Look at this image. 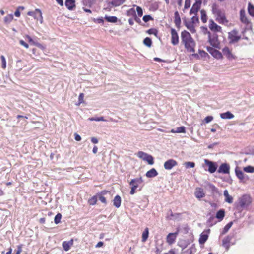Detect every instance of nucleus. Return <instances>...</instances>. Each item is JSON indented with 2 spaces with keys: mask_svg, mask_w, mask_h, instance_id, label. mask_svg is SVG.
I'll list each match as a JSON object with an SVG mask.
<instances>
[{
  "mask_svg": "<svg viewBox=\"0 0 254 254\" xmlns=\"http://www.w3.org/2000/svg\"><path fill=\"white\" fill-rule=\"evenodd\" d=\"M252 202V198L249 195L245 194L239 197L237 201L235 203L236 208L242 211L246 209Z\"/></svg>",
  "mask_w": 254,
  "mask_h": 254,
  "instance_id": "1",
  "label": "nucleus"
},
{
  "mask_svg": "<svg viewBox=\"0 0 254 254\" xmlns=\"http://www.w3.org/2000/svg\"><path fill=\"white\" fill-rule=\"evenodd\" d=\"M235 173L240 182L246 183L249 180L248 176L245 175L238 167L235 168Z\"/></svg>",
  "mask_w": 254,
  "mask_h": 254,
  "instance_id": "2",
  "label": "nucleus"
},
{
  "mask_svg": "<svg viewBox=\"0 0 254 254\" xmlns=\"http://www.w3.org/2000/svg\"><path fill=\"white\" fill-rule=\"evenodd\" d=\"M240 36L238 35V32L234 30L228 33V39L230 43H234L238 41Z\"/></svg>",
  "mask_w": 254,
  "mask_h": 254,
  "instance_id": "3",
  "label": "nucleus"
},
{
  "mask_svg": "<svg viewBox=\"0 0 254 254\" xmlns=\"http://www.w3.org/2000/svg\"><path fill=\"white\" fill-rule=\"evenodd\" d=\"M201 3L202 0H196L195 3L193 4L191 8L190 11V14L192 15L194 14L196 15L198 11L200 8Z\"/></svg>",
  "mask_w": 254,
  "mask_h": 254,
  "instance_id": "4",
  "label": "nucleus"
},
{
  "mask_svg": "<svg viewBox=\"0 0 254 254\" xmlns=\"http://www.w3.org/2000/svg\"><path fill=\"white\" fill-rule=\"evenodd\" d=\"M205 165L208 167V171L210 173H213L215 172L217 169V166L216 164L208 159H204Z\"/></svg>",
  "mask_w": 254,
  "mask_h": 254,
  "instance_id": "5",
  "label": "nucleus"
},
{
  "mask_svg": "<svg viewBox=\"0 0 254 254\" xmlns=\"http://www.w3.org/2000/svg\"><path fill=\"white\" fill-rule=\"evenodd\" d=\"M209 233L210 229H207L201 233L199 238V243L200 245H204V244L206 242L208 238Z\"/></svg>",
  "mask_w": 254,
  "mask_h": 254,
  "instance_id": "6",
  "label": "nucleus"
},
{
  "mask_svg": "<svg viewBox=\"0 0 254 254\" xmlns=\"http://www.w3.org/2000/svg\"><path fill=\"white\" fill-rule=\"evenodd\" d=\"M181 37L182 42L183 43V44H186V43L189 42L190 40L193 39L191 37L190 33L186 30H184L182 32Z\"/></svg>",
  "mask_w": 254,
  "mask_h": 254,
  "instance_id": "7",
  "label": "nucleus"
},
{
  "mask_svg": "<svg viewBox=\"0 0 254 254\" xmlns=\"http://www.w3.org/2000/svg\"><path fill=\"white\" fill-rule=\"evenodd\" d=\"M184 45L187 51L189 52H195V42L193 39Z\"/></svg>",
  "mask_w": 254,
  "mask_h": 254,
  "instance_id": "8",
  "label": "nucleus"
},
{
  "mask_svg": "<svg viewBox=\"0 0 254 254\" xmlns=\"http://www.w3.org/2000/svg\"><path fill=\"white\" fill-rule=\"evenodd\" d=\"M208 39L209 42L213 47L220 48V42L218 41V36L216 34H213L212 37L211 35L208 38Z\"/></svg>",
  "mask_w": 254,
  "mask_h": 254,
  "instance_id": "9",
  "label": "nucleus"
},
{
  "mask_svg": "<svg viewBox=\"0 0 254 254\" xmlns=\"http://www.w3.org/2000/svg\"><path fill=\"white\" fill-rule=\"evenodd\" d=\"M177 165V162L174 159H170L164 163V167L166 170H171Z\"/></svg>",
  "mask_w": 254,
  "mask_h": 254,
  "instance_id": "10",
  "label": "nucleus"
},
{
  "mask_svg": "<svg viewBox=\"0 0 254 254\" xmlns=\"http://www.w3.org/2000/svg\"><path fill=\"white\" fill-rule=\"evenodd\" d=\"M171 43L173 45H176L179 43V36L175 29L172 28L171 29Z\"/></svg>",
  "mask_w": 254,
  "mask_h": 254,
  "instance_id": "11",
  "label": "nucleus"
},
{
  "mask_svg": "<svg viewBox=\"0 0 254 254\" xmlns=\"http://www.w3.org/2000/svg\"><path fill=\"white\" fill-rule=\"evenodd\" d=\"M207 51L215 58L221 59L222 58V54L217 49L212 47H207Z\"/></svg>",
  "mask_w": 254,
  "mask_h": 254,
  "instance_id": "12",
  "label": "nucleus"
},
{
  "mask_svg": "<svg viewBox=\"0 0 254 254\" xmlns=\"http://www.w3.org/2000/svg\"><path fill=\"white\" fill-rule=\"evenodd\" d=\"M143 180L141 177L136 178L132 179L129 182V185L131 186V187L137 189L139 185L141 184Z\"/></svg>",
  "mask_w": 254,
  "mask_h": 254,
  "instance_id": "13",
  "label": "nucleus"
},
{
  "mask_svg": "<svg viewBox=\"0 0 254 254\" xmlns=\"http://www.w3.org/2000/svg\"><path fill=\"white\" fill-rule=\"evenodd\" d=\"M223 55H225L229 60H232L236 59V56L228 47L223 48Z\"/></svg>",
  "mask_w": 254,
  "mask_h": 254,
  "instance_id": "14",
  "label": "nucleus"
},
{
  "mask_svg": "<svg viewBox=\"0 0 254 254\" xmlns=\"http://www.w3.org/2000/svg\"><path fill=\"white\" fill-rule=\"evenodd\" d=\"M209 24V28L213 32L220 31L221 27L215 23L213 20H210Z\"/></svg>",
  "mask_w": 254,
  "mask_h": 254,
  "instance_id": "15",
  "label": "nucleus"
},
{
  "mask_svg": "<svg viewBox=\"0 0 254 254\" xmlns=\"http://www.w3.org/2000/svg\"><path fill=\"white\" fill-rule=\"evenodd\" d=\"M177 233H170L166 238V241L169 244H172L175 241Z\"/></svg>",
  "mask_w": 254,
  "mask_h": 254,
  "instance_id": "16",
  "label": "nucleus"
},
{
  "mask_svg": "<svg viewBox=\"0 0 254 254\" xmlns=\"http://www.w3.org/2000/svg\"><path fill=\"white\" fill-rule=\"evenodd\" d=\"M195 196L200 199L205 196V193L203 190L201 188H197L194 192Z\"/></svg>",
  "mask_w": 254,
  "mask_h": 254,
  "instance_id": "17",
  "label": "nucleus"
},
{
  "mask_svg": "<svg viewBox=\"0 0 254 254\" xmlns=\"http://www.w3.org/2000/svg\"><path fill=\"white\" fill-rule=\"evenodd\" d=\"M65 5L69 10H73L75 7V1L74 0H66Z\"/></svg>",
  "mask_w": 254,
  "mask_h": 254,
  "instance_id": "18",
  "label": "nucleus"
},
{
  "mask_svg": "<svg viewBox=\"0 0 254 254\" xmlns=\"http://www.w3.org/2000/svg\"><path fill=\"white\" fill-rule=\"evenodd\" d=\"M223 195L225 197V201L231 204L233 202V197L229 194L227 190H225L223 192Z\"/></svg>",
  "mask_w": 254,
  "mask_h": 254,
  "instance_id": "19",
  "label": "nucleus"
},
{
  "mask_svg": "<svg viewBox=\"0 0 254 254\" xmlns=\"http://www.w3.org/2000/svg\"><path fill=\"white\" fill-rule=\"evenodd\" d=\"M174 23L177 28H180L181 23V18L178 11H176L174 13Z\"/></svg>",
  "mask_w": 254,
  "mask_h": 254,
  "instance_id": "20",
  "label": "nucleus"
},
{
  "mask_svg": "<svg viewBox=\"0 0 254 254\" xmlns=\"http://www.w3.org/2000/svg\"><path fill=\"white\" fill-rule=\"evenodd\" d=\"M158 172L155 168H152L146 173V176L148 178H153L158 175Z\"/></svg>",
  "mask_w": 254,
  "mask_h": 254,
  "instance_id": "21",
  "label": "nucleus"
},
{
  "mask_svg": "<svg viewBox=\"0 0 254 254\" xmlns=\"http://www.w3.org/2000/svg\"><path fill=\"white\" fill-rule=\"evenodd\" d=\"M240 20L244 24H248L249 21L246 16L245 11L244 10H241L240 12Z\"/></svg>",
  "mask_w": 254,
  "mask_h": 254,
  "instance_id": "22",
  "label": "nucleus"
},
{
  "mask_svg": "<svg viewBox=\"0 0 254 254\" xmlns=\"http://www.w3.org/2000/svg\"><path fill=\"white\" fill-rule=\"evenodd\" d=\"M33 17L37 20H39L41 23H42L43 17L42 16V12L40 9H36L35 10V16H34Z\"/></svg>",
  "mask_w": 254,
  "mask_h": 254,
  "instance_id": "23",
  "label": "nucleus"
},
{
  "mask_svg": "<svg viewBox=\"0 0 254 254\" xmlns=\"http://www.w3.org/2000/svg\"><path fill=\"white\" fill-rule=\"evenodd\" d=\"M121 198L119 195H116L113 200V205L117 208H119L121 206Z\"/></svg>",
  "mask_w": 254,
  "mask_h": 254,
  "instance_id": "24",
  "label": "nucleus"
},
{
  "mask_svg": "<svg viewBox=\"0 0 254 254\" xmlns=\"http://www.w3.org/2000/svg\"><path fill=\"white\" fill-rule=\"evenodd\" d=\"M185 26L191 33H195L196 32L195 27L193 25V24L191 23V22H186Z\"/></svg>",
  "mask_w": 254,
  "mask_h": 254,
  "instance_id": "25",
  "label": "nucleus"
},
{
  "mask_svg": "<svg viewBox=\"0 0 254 254\" xmlns=\"http://www.w3.org/2000/svg\"><path fill=\"white\" fill-rule=\"evenodd\" d=\"M126 0H112L110 2L113 6L117 7L122 5Z\"/></svg>",
  "mask_w": 254,
  "mask_h": 254,
  "instance_id": "26",
  "label": "nucleus"
},
{
  "mask_svg": "<svg viewBox=\"0 0 254 254\" xmlns=\"http://www.w3.org/2000/svg\"><path fill=\"white\" fill-rule=\"evenodd\" d=\"M149 230L147 228H145L142 235V241L144 242L148 239Z\"/></svg>",
  "mask_w": 254,
  "mask_h": 254,
  "instance_id": "27",
  "label": "nucleus"
},
{
  "mask_svg": "<svg viewBox=\"0 0 254 254\" xmlns=\"http://www.w3.org/2000/svg\"><path fill=\"white\" fill-rule=\"evenodd\" d=\"M201 19L203 23H206L207 20V15L206 12L204 10L202 9L200 11Z\"/></svg>",
  "mask_w": 254,
  "mask_h": 254,
  "instance_id": "28",
  "label": "nucleus"
},
{
  "mask_svg": "<svg viewBox=\"0 0 254 254\" xmlns=\"http://www.w3.org/2000/svg\"><path fill=\"white\" fill-rule=\"evenodd\" d=\"M105 18L106 20L109 22L115 23L117 21V18L116 16H106Z\"/></svg>",
  "mask_w": 254,
  "mask_h": 254,
  "instance_id": "29",
  "label": "nucleus"
},
{
  "mask_svg": "<svg viewBox=\"0 0 254 254\" xmlns=\"http://www.w3.org/2000/svg\"><path fill=\"white\" fill-rule=\"evenodd\" d=\"M234 117V115L230 112L228 111L225 113H223V119H231L233 118Z\"/></svg>",
  "mask_w": 254,
  "mask_h": 254,
  "instance_id": "30",
  "label": "nucleus"
},
{
  "mask_svg": "<svg viewBox=\"0 0 254 254\" xmlns=\"http://www.w3.org/2000/svg\"><path fill=\"white\" fill-rule=\"evenodd\" d=\"M152 40L149 37L145 38L143 40V44L148 47H150L152 45Z\"/></svg>",
  "mask_w": 254,
  "mask_h": 254,
  "instance_id": "31",
  "label": "nucleus"
},
{
  "mask_svg": "<svg viewBox=\"0 0 254 254\" xmlns=\"http://www.w3.org/2000/svg\"><path fill=\"white\" fill-rule=\"evenodd\" d=\"M144 161L148 162V163L150 165H152L154 163L153 157L150 155L148 154Z\"/></svg>",
  "mask_w": 254,
  "mask_h": 254,
  "instance_id": "32",
  "label": "nucleus"
},
{
  "mask_svg": "<svg viewBox=\"0 0 254 254\" xmlns=\"http://www.w3.org/2000/svg\"><path fill=\"white\" fill-rule=\"evenodd\" d=\"M13 19V15L12 14H9L5 16L4 18L5 23H9Z\"/></svg>",
  "mask_w": 254,
  "mask_h": 254,
  "instance_id": "33",
  "label": "nucleus"
},
{
  "mask_svg": "<svg viewBox=\"0 0 254 254\" xmlns=\"http://www.w3.org/2000/svg\"><path fill=\"white\" fill-rule=\"evenodd\" d=\"M248 10L249 14L254 16V7L251 3L249 4Z\"/></svg>",
  "mask_w": 254,
  "mask_h": 254,
  "instance_id": "34",
  "label": "nucleus"
},
{
  "mask_svg": "<svg viewBox=\"0 0 254 254\" xmlns=\"http://www.w3.org/2000/svg\"><path fill=\"white\" fill-rule=\"evenodd\" d=\"M243 170L247 173H254V167L252 166H248L244 168Z\"/></svg>",
  "mask_w": 254,
  "mask_h": 254,
  "instance_id": "35",
  "label": "nucleus"
},
{
  "mask_svg": "<svg viewBox=\"0 0 254 254\" xmlns=\"http://www.w3.org/2000/svg\"><path fill=\"white\" fill-rule=\"evenodd\" d=\"M127 15L129 16H132L134 17L136 15V11L134 8H130L127 11Z\"/></svg>",
  "mask_w": 254,
  "mask_h": 254,
  "instance_id": "36",
  "label": "nucleus"
},
{
  "mask_svg": "<svg viewBox=\"0 0 254 254\" xmlns=\"http://www.w3.org/2000/svg\"><path fill=\"white\" fill-rule=\"evenodd\" d=\"M97 201V198L96 196H94L88 200V203L90 205H95Z\"/></svg>",
  "mask_w": 254,
  "mask_h": 254,
  "instance_id": "37",
  "label": "nucleus"
},
{
  "mask_svg": "<svg viewBox=\"0 0 254 254\" xmlns=\"http://www.w3.org/2000/svg\"><path fill=\"white\" fill-rule=\"evenodd\" d=\"M148 154L142 151H139L137 153V156L140 158L142 159L143 160L145 159Z\"/></svg>",
  "mask_w": 254,
  "mask_h": 254,
  "instance_id": "38",
  "label": "nucleus"
},
{
  "mask_svg": "<svg viewBox=\"0 0 254 254\" xmlns=\"http://www.w3.org/2000/svg\"><path fill=\"white\" fill-rule=\"evenodd\" d=\"M62 218V215L60 213H58L55 217L54 218V222L55 224H57L60 222L61 219Z\"/></svg>",
  "mask_w": 254,
  "mask_h": 254,
  "instance_id": "39",
  "label": "nucleus"
},
{
  "mask_svg": "<svg viewBox=\"0 0 254 254\" xmlns=\"http://www.w3.org/2000/svg\"><path fill=\"white\" fill-rule=\"evenodd\" d=\"M201 30L202 32L204 34H208V38L211 36V33L208 31L207 27H204V26H202V27H201Z\"/></svg>",
  "mask_w": 254,
  "mask_h": 254,
  "instance_id": "40",
  "label": "nucleus"
},
{
  "mask_svg": "<svg viewBox=\"0 0 254 254\" xmlns=\"http://www.w3.org/2000/svg\"><path fill=\"white\" fill-rule=\"evenodd\" d=\"M176 132L177 133H185L186 128L184 126L178 127L176 129Z\"/></svg>",
  "mask_w": 254,
  "mask_h": 254,
  "instance_id": "41",
  "label": "nucleus"
},
{
  "mask_svg": "<svg viewBox=\"0 0 254 254\" xmlns=\"http://www.w3.org/2000/svg\"><path fill=\"white\" fill-rule=\"evenodd\" d=\"M230 170V166L227 163H223V173H229Z\"/></svg>",
  "mask_w": 254,
  "mask_h": 254,
  "instance_id": "42",
  "label": "nucleus"
},
{
  "mask_svg": "<svg viewBox=\"0 0 254 254\" xmlns=\"http://www.w3.org/2000/svg\"><path fill=\"white\" fill-rule=\"evenodd\" d=\"M0 58H1V62H2V65H1L2 68L3 69H5L6 67V59L3 55H1L0 56Z\"/></svg>",
  "mask_w": 254,
  "mask_h": 254,
  "instance_id": "43",
  "label": "nucleus"
},
{
  "mask_svg": "<svg viewBox=\"0 0 254 254\" xmlns=\"http://www.w3.org/2000/svg\"><path fill=\"white\" fill-rule=\"evenodd\" d=\"M184 165L186 168H193L195 166V163L193 162H186L184 163Z\"/></svg>",
  "mask_w": 254,
  "mask_h": 254,
  "instance_id": "44",
  "label": "nucleus"
},
{
  "mask_svg": "<svg viewBox=\"0 0 254 254\" xmlns=\"http://www.w3.org/2000/svg\"><path fill=\"white\" fill-rule=\"evenodd\" d=\"M133 6L134 7H135V6L136 7V11L137 12V14H138L139 16L141 17L143 15V10H142V9L140 7H139L138 6H136V5H134Z\"/></svg>",
  "mask_w": 254,
  "mask_h": 254,
  "instance_id": "45",
  "label": "nucleus"
},
{
  "mask_svg": "<svg viewBox=\"0 0 254 254\" xmlns=\"http://www.w3.org/2000/svg\"><path fill=\"white\" fill-rule=\"evenodd\" d=\"M62 246L64 249V250L65 251H68L69 249H70V247L69 246V244H68V243L67 242V241H64L63 242V244H62Z\"/></svg>",
  "mask_w": 254,
  "mask_h": 254,
  "instance_id": "46",
  "label": "nucleus"
},
{
  "mask_svg": "<svg viewBox=\"0 0 254 254\" xmlns=\"http://www.w3.org/2000/svg\"><path fill=\"white\" fill-rule=\"evenodd\" d=\"M147 32L149 34H154L155 35V36L157 35V33H158V31L156 29H154V28H151L149 30H148L147 31Z\"/></svg>",
  "mask_w": 254,
  "mask_h": 254,
  "instance_id": "47",
  "label": "nucleus"
},
{
  "mask_svg": "<svg viewBox=\"0 0 254 254\" xmlns=\"http://www.w3.org/2000/svg\"><path fill=\"white\" fill-rule=\"evenodd\" d=\"M212 12L214 14H217L219 17L221 16L220 12L219 11L215 5H214L212 7Z\"/></svg>",
  "mask_w": 254,
  "mask_h": 254,
  "instance_id": "48",
  "label": "nucleus"
},
{
  "mask_svg": "<svg viewBox=\"0 0 254 254\" xmlns=\"http://www.w3.org/2000/svg\"><path fill=\"white\" fill-rule=\"evenodd\" d=\"M232 224L233 222H230L227 225H226L224 228L223 229V233L224 232H227L229 230V229L231 227Z\"/></svg>",
  "mask_w": 254,
  "mask_h": 254,
  "instance_id": "49",
  "label": "nucleus"
},
{
  "mask_svg": "<svg viewBox=\"0 0 254 254\" xmlns=\"http://www.w3.org/2000/svg\"><path fill=\"white\" fill-rule=\"evenodd\" d=\"M151 20H153V18L149 15H146L143 17V20L145 22H147Z\"/></svg>",
  "mask_w": 254,
  "mask_h": 254,
  "instance_id": "50",
  "label": "nucleus"
},
{
  "mask_svg": "<svg viewBox=\"0 0 254 254\" xmlns=\"http://www.w3.org/2000/svg\"><path fill=\"white\" fill-rule=\"evenodd\" d=\"M198 22H199V18L196 15L193 16L191 18V23L194 24V23H198Z\"/></svg>",
  "mask_w": 254,
  "mask_h": 254,
  "instance_id": "51",
  "label": "nucleus"
},
{
  "mask_svg": "<svg viewBox=\"0 0 254 254\" xmlns=\"http://www.w3.org/2000/svg\"><path fill=\"white\" fill-rule=\"evenodd\" d=\"M216 217L218 219H222V209H220L216 214Z\"/></svg>",
  "mask_w": 254,
  "mask_h": 254,
  "instance_id": "52",
  "label": "nucleus"
},
{
  "mask_svg": "<svg viewBox=\"0 0 254 254\" xmlns=\"http://www.w3.org/2000/svg\"><path fill=\"white\" fill-rule=\"evenodd\" d=\"M190 6V0H185L184 8L185 9H188Z\"/></svg>",
  "mask_w": 254,
  "mask_h": 254,
  "instance_id": "53",
  "label": "nucleus"
},
{
  "mask_svg": "<svg viewBox=\"0 0 254 254\" xmlns=\"http://www.w3.org/2000/svg\"><path fill=\"white\" fill-rule=\"evenodd\" d=\"M213 120V117L211 116H208L204 119L205 123H208Z\"/></svg>",
  "mask_w": 254,
  "mask_h": 254,
  "instance_id": "54",
  "label": "nucleus"
},
{
  "mask_svg": "<svg viewBox=\"0 0 254 254\" xmlns=\"http://www.w3.org/2000/svg\"><path fill=\"white\" fill-rule=\"evenodd\" d=\"M99 199L102 203L106 204V203H107L106 199V198L104 196H103L102 195H100L99 196Z\"/></svg>",
  "mask_w": 254,
  "mask_h": 254,
  "instance_id": "55",
  "label": "nucleus"
},
{
  "mask_svg": "<svg viewBox=\"0 0 254 254\" xmlns=\"http://www.w3.org/2000/svg\"><path fill=\"white\" fill-rule=\"evenodd\" d=\"M19 43L21 45L23 46L26 48H28L29 47L28 44L25 42L23 40H20Z\"/></svg>",
  "mask_w": 254,
  "mask_h": 254,
  "instance_id": "56",
  "label": "nucleus"
},
{
  "mask_svg": "<svg viewBox=\"0 0 254 254\" xmlns=\"http://www.w3.org/2000/svg\"><path fill=\"white\" fill-rule=\"evenodd\" d=\"M208 187L209 189H210L213 192H216L217 191V189L212 184H209Z\"/></svg>",
  "mask_w": 254,
  "mask_h": 254,
  "instance_id": "57",
  "label": "nucleus"
},
{
  "mask_svg": "<svg viewBox=\"0 0 254 254\" xmlns=\"http://www.w3.org/2000/svg\"><path fill=\"white\" fill-rule=\"evenodd\" d=\"M83 97H84V94L80 93L78 97V100H79V102L80 103H81L83 102Z\"/></svg>",
  "mask_w": 254,
  "mask_h": 254,
  "instance_id": "58",
  "label": "nucleus"
},
{
  "mask_svg": "<svg viewBox=\"0 0 254 254\" xmlns=\"http://www.w3.org/2000/svg\"><path fill=\"white\" fill-rule=\"evenodd\" d=\"M94 21L99 24H103L104 23V20L102 18H97L94 20Z\"/></svg>",
  "mask_w": 254,
  "mask_h": 254,
  "instance_id": "59",
  "label": "nucleus"
},
{
  "mask_svg": "<svg viewBox=\"0 0 254 254\" xmlns=\"http://www.w3.org/2000/svg\"><path fill=\"white\" fill-rule=\"evenodd\" d=\"M75 139L77 141H79L81 140V137L78 134L75 133Z\"/></svg>",
  "mask_w": 254,
  "mask_h": 254,
  "instance_id": "60",
  "label": "nucleus"
},
{
  "mask_svg": "<svg viewBox=\"0 0 254 254\" xmlns=\"http://www.w3.org/2000/svg\"><path fill=\"white\" fill-rule=\"evenodd\" d=\"M91 140L94 144H97L98 143V139L96 137H92Z\"/></svg>",
  "mask_w": 254,
  "mask_h": 254,
  "instance_id": "61",
  "label": "nucleus"
},
{
  "mask_svg": "<svg viewBox=\"0 0 254 254\" xmlns=\"http://www.w3.org/2000/svg\"><path fill=\"white\" fill-rule=\"evenodd\" d=\"M223 248H225L226 250H228L229 247L230 245L227 243V242H223Z\"/></svg>",
  "mask_w": 254,
  "mask_h": 254,
  "instance_id": "62",
  "label": "nucleus"
},
{
  "mask_svg": "<svg viewBox=\"0 0 254 254\" xmlns=\"http://www.w3.org/2000/svg\"><path fill=\"white\" fill-rule=\"evenodd\" d=\"M96 121H106L103 117H96Z\"/></svg>",
  "mask_w": 254,
  "mask_h": 254,
  "instance_id": "63",
  "label": "nucleus"
},
{
  "mask_svg": "<svg viewBox=\"0 0 254 254\" xmlns=\"http://www.w3.org/2000/svg\"><path fill=\"white\" fill-rule=\"evenodd\" d=\"M21 251H22L21 247L19 246H18L17 251L15 254H20V253L21 252Z\"/></svg>",
  "mask_w": 254,
  "mask_h": 254,
  "instance_id": "64",
  "label": "nucleus"
}]
</instances>
